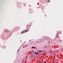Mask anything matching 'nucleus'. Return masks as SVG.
<instances>
[{
  "label": "nucleus",
  "instance_id": "nucleus-1",
  "mask_svg": "<svg viewBox=\"0 0 63 63\" xmlns=\"http://www.w3.org/2000/svg\"><path fill=\"white\" fill-rule=\"evenodd\" d=\"M26 30H24V31H23L22 32V33H25V32H27L28 31H26Z\"/></svg>",
  "mask_w": 63,
  "mask_h": 63
},
{
  "label": "nucleus",
  "instance_id": "nucleus-2",
  "mask_svg": "<svg viewBox=\"0 0 63 63\" xmlns=\"http://www.w3.org/2000/svg\"><path fill=\"white\" fill-rule=\"evenodd\" d=\"M5 32L6 33H7V32H9V30H5Z\"/></svg>",
  "mask_w": 63,
  "mask_h": 63
},
{
  "label": "nucleus",
  "instance_id": "nucleus-3",
  "mask_svg": "<svg viewBox=\"0 0 63 63\" xmlns=\"http://www.w3.org/2000/svg\"><path fill=\"white\" fill-rule=\"evenodd\" d=\"M32 48H36V47H32Z\"/></svg>",
  "mask_w": 63,
  "mask_h": 63
},
{
  "label": "nucleus",
  "instance_id": "nucleus-4",
  "mask_svg": "<svg viewBox=\"0 0 63 63\" xmlns=\"http://www.w3.org/2000/svg\"><path fill=\"white\" fill-rule=\"evenodd\" d=\"M31 57H33V55H31Z\"/></svg>",
  "mask_w": 63,
  "mask_h": 63
},
{
  "label": "nucleus",
  "instance_id": "nucleus-5",
  "mask_svg": "<svg viewBox=\"0 0 63 63\" xmlns=\"http://www.w3.org/2000/svg\"><path fill=\"white\" fill-rule=\"evenodd\" d=\"M35 54H36V55H37V54H39V53L37 54V53H36V52H35Z\"/></svg>",
  "mask_w": 63,
  "mask_h": 63
},
{
  "label": "nucleus",
  "instance_id": "nucleus-6",
  "mask_svg": "<svg viewBox=\"0 0 63 63\" xmlns=\"http://www.w3.org/2000/svg\"><path fill=\"white\" fill-rule=\"evenodd\" d=\"M47 2H50V0H47Z\"/></svg>",
  "mask_w": 63,
  "mask_h": 63
},
{
  "label": "nucleus",
  "instance_id": "nucleus-7",
  "mask_svg": "<svg viewBox=\"0 0 63 63\" xmlns=\"http://www.w3.org/2000/svg\"><path fill=\"white\" fill-rule=\"evenodd\" d=\"M30 11H29L30 13H32V11H31V12H30Z\"/></svg>",
  "mask_w": 63,
  "mask_h": 63
},
{
  "label": "nucleus",
  "instance_id": "nucleus-8",
  "mask_svg": "<svg viewBox=\"0 0 63 63\" xmlns=\"http://www.w3.org/2000/svg\"><path fill=\"white\" fill-rule=\"evenodd\" d=\"M39 52H42V51H41V50H40L39 51Z\"/></svg>",
  "mask_w": 63,
  "mask_h": 63
},
{
  "label": "nucleus",
  "instance_id": "nucleus-9",
  "mask_svg": "<svg viewBox=\"0 0 63 63\" xmlns=\"http://www.w3.org/2000/svg\"><path fill=\"white\" fill-rule=\"evenodd\" d=\"M44 63H47V62L45 61L44 62Z\"/></svg>",
  "mask_w": 63,
  "mask_h": 63
},
{
  "label": "nucleus",
  "instance_id": "nucleus-10",
  "mask_svg": "<svg viewBox=\"0 0 63 63\" xmlns=\"http://www.w3.org/2000/svg\"><path fill=\"white\" fill-rule=\"evenodd\" d=\"M48 43L49 44H50V42H48Z\"/></svg>",
  "mask_w": 63,
  "mask_h": 63
},
{
  "label": "nucleus",
  "instance_id": "nucleus-11",
  "mask_svg": "<svg viewBox=\"0 0 63 63\" xmlns=\"http://www.w3.org/2000/svg\"><path fill=\"white\" fill-rule=\"evenodd\" d=\"M38 62H40V61L39 60V61H38Z\"/></svg>",
  "mask_w": 63,
  "mask_h": 63
},
{
  "label": "nucleus",
  "instance_id": "nucleus-12",
  "mask_svg": "<svg viewBox=\"0 0 63 63\" xmlns=\"http://www.w3.org/2000/svg\"><path fill=\"white\" fill-rule=\"evenodd\" d=\"M44 54H46V53H44Z\"/></svg>",
  "mask_w": 63,
  "mask_h": 63
},
{
  "label": "nucleus",
  "instance_id": "nucleus-13",
  "mask_svg": "<svg viewBox=\"0 0 63 63\" xmlns=\"http://www.w3.org/2000/svg\"><path fill=\"white\" fill-rule=\"evenodd\" d=\"M40 54H40V53H39V55H40Z\"/></svg>",
  "mask_w": 63,
  "mask_h": 63
},
{
  "label": "nucleus",
  "instance_id": "nucleus-14",
  "mask_svg": "<svg viewBox=\"0 0 63 63\" xmlns=\"http://www.w3.org/2000/svg\"><path fill=\"white\" fill-rule=\"evenodd\" d=\"M55 62H53V63H54Z\"/></svg>",
  "mask_w": 63,
  "mask_h": 63
},
{
  "label": "nucleus",
  "instance_id": "nucleus-15",
  "mask_svg": "<svg viewBox=\"0 0 63 63\" xmlns=\"http://www.w3.org/2000/svg\"><path fill=\"white\" fill-rule=\"evenodd\" d=\"M61 49H62V50H63V49L62 48Z\"/></svg>",
  "mask_w": 63,
  "mask_h": 63
},
{
  "label": "nucleus",
  "instance_id": "nucleus-16",
  "mask_svg": "<svg viewBox=\"0 0 63 63\" xmlns=\"http://www.w3.org/2000/svg\"><path fill=\"white\" fill-rule=\"evenodd\" d=\"M26 46H27V45H26Z\"/></svg>",
  "mask_w": 63,
  "mask_h": 63
},
{
  "label": "nucleus",
  "instance_id": "nucleus-17",
  "mask_svg": "<svg viewBox=\"0 0 63 63\" xmlns=\"http://www.w3.org/2000/svg\"><path fill=\"white\" fill-rule=\"evenodd\" d=\"M30 26H31V25H30Z\"/></svg>",
  "mask_w": 63,
  "mask_h": 63
},
{
  "label": "nucleus",
  "instance_id": "nucleus-18",
  "mask_svg": "<svg viewBox=\"0 0 63 63\" xmlns=\"http://www.w3.org/2000/svg\"><path fill=\"white\" fill-rule=\"evenodd\" d=\"M33 53H34V51H33Z\"/></svg>",
  "mask_w": 63,
  "mask_h": 63
},
{
  "label": "nucleus",
  "instance_id": "nucleus-19",
  "mask_svg": "<svg viewBox=\"0 0 63 63\" xmlns=\"http://www.w3.org/2000/svg\"><path fill=\"white\" fill-rule=\"evenodd\" d=\"M38 53V52H37V53Z\"/></svg>",
  "mask_w": 63,
  "mask_h": 63
}]
</instances>
